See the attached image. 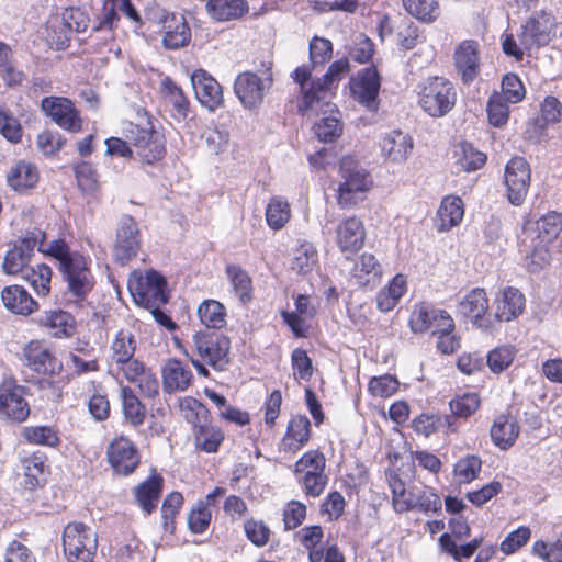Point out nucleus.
Listing matches in <instances>:
<instances>
[{"label": "nucleus", "mask_w": 562, "mask_h": 562, "mask_svg": "<svg viewBox=\"0 0 562 562\" xmlns=\"http://www.w3.org/2000/svg\"><path fill=\"white\" fill-rule=\"evenodd\" d=\"M23 361L31 370L44 375H58L63 370L61 361L40 340H31L24 346Z\"/></svg>", "instance_id": "nucleus-15"}, {"label": "nucleus", "mask_w": 562, "mask_h": 562, "mask_svg": "<svg viewBox=\"0 0 562 562\" xmlns=\"http://www.w3.org/2000/svg\"><path fill=\"white\" fill-rule=\"evenodd\" d=\"M106 456L113 470L122 475L133 473L139 463L135 445L125 437L115 438L109 445Z\"/></svg>", "instance_id": "nucleus-17"}, {"label": "nucleus", "mask_w": 562, "mask_h": 562, "mask_svg": "<svg viewBox=\"0 0 562 562\" xmlns=\"http://www.w3.org/2000/svg\"><path fill=\"white\" fill-rule=\"evenodd\" d=\"M310 64L313 68L324 66L333 56V43L321 36H313L310 41Z\"/></svg>", "instance_id": "nucleus-51"}, {"label": "nucleus", "mask_w": 562, "mask_h": 562, "mask_svg": "<svg viewBox=\"0 0 562 562\" xmlns=\"http://www.w3.org/2000/svg\"><path fill=\"white\" fill-rule=\"evenodd\" d=\"M555 19L544 10L533 13L520 26V45L530 50L547 45L554 36Z\"/></svg>", "instance_id": "nucleus-11"}, {"label": "nucleus", "mask_w": 562, "mask_h": 562, "mask_svg": "<svg viewBox=\"0 0 562 562\" xmlns=\"http://www.w3.org/2000/svg\"><path fill=\"white\" fill-rule=\"evenodd\" d=\"M198 315L209 329H221L226 325V307L216 300H204L198 307Z\"/></svg>", "instance_id": "nucleus-38"}, {"label": "nucleus", "mask_w": 562, "mask_h": 562, "mask_svg": "<svg viewBox=\"0 0 562 562\" xmlns=\"http://www.w3.org/2000/svg\"><path fill=\"white\" fill-rule=\"evenodd\" d=\"M41 110L56 125L69 133L82 130V120L74 102L64 97H45L41 101Z\"/></svg>", "instance_id": "nucleus-13"}, {"label": "nucleus", "mask_w": 562, "mask_h": 562, "mask_svg": "<svg viewBox=\"0 0 562 562\" xmlns=\"http://www.w3.org/2000/svg\"><path fill=\"white\" fill-rule=\"evenodd\" d=\"M30 414V407L23 397V389L13 386L0 393V416L12 422H24Z\"/></svg>", "instance_id": "nucleus-26"}, {"label": "nucleus", "mask_w": 562, "mask_h": 562, "mask_svg": "<svg viewBox=\"0 0 562 562\" xmlns=\"http://www.w3.org/2000/svg\"><path fill=\"white\" fill-rule=\"evenodd\" d=\"M480 403L479 395L469 392L451 400L449 406L454 416L467 418L477 411Z\"/></svg>", "instance_id": "nucleus-56"}, {"label": "nucleus", "mask_w": 562, "mask_h": 562, "mask_svg": "<svg viewBox=\"0 0 562 562\" xmlns=\"http://www.w3.org/2000/svg\"><path fill=\"white\" fill-rule=\"evenodd\" d=\"M97 536L82 522L68 524L63 532V549L68 562H91L97 550Z\"/></svg>", "instance_id": "nucleus-6"}, {"label": "nucleus", "mask_w": 562, "mask_h": 562, "mask_svg": "<svg viewBox=\"0 0 562 562\" xmlns=\"http://www.w3.org/2000/svg\"><path fill=\"white\" fill-rule=\"evenodd\" d=\"M123 134L127 142L138 149V155L145 164H154L164 157L165 142L153 126L143 127L127 122L123 127Z\"/></svg>", "instance_id": "nucleus-8"}, {"label": "nucleus", "mask_w": 562, "mask_h": 562, "mask_svg": "<svg viewBox=\"0 0 562 562\" xmlns=\"http://www.w3.org/2000/svg\"><path fill=\"white\" fill-rule=\"evenodd\" d=\"M525 295L514 286L505 288L494 303V317L497 322L516 319L525 310Z\"/></svg>", "instance_id": "nucleus-22"}, {"label": "nucleus", "mask_w": 562, "mask_h": 562, "mask_svg": "<svg viewBox=\"0 0 562 562\" xmlns=\"http://www.w3.org/2000/svg\"><path fill=\"white\" fill-rule=\"evenodd\" d=\"M336 234L337 244L342 252H357L364 244V227L362 222L356 216L340 222Z\"/></svg>", "instance_id": "nucleus-24"}, {"label": "nucleus", "mask_w": 562, "mask_h": 562, "mask_svg": "<svg viewBox=\"0 0 562 562\" xmlns=\"http://www.w3.org/2000/svg\"><path fill=\"white\" fill-rule=\"evenodd\" d=\"M45 236L42 229L34 228L27 232L23 238L15 241L4 256L2 271L10 276L23 272L27 269L35 248L41 252L47 254V249L43 248Z\"/></svg>", "instance_id": "nucleus-7"}, {"label": "nucleus", "mask_w": 562, "mask_h": 562, "mask_svg": "<svg viewBox=\"0 0 562 562\" xmlns=\"http://www.w3.org/2000/svg\"><path fill=\"white\" fill-rule=\"evenodd\" d=\"M25 278L38 295H46L49 292L52 269L47 265H37L27 272Z\"/></svg>", "instance_id": "nucleus-59"}, {"label": "nucleus", "mask_w": 562, "mask_h": 562, "mask_svg": "<svg viewBox=\"0 0 562 562\" xmlns=\"http://www.w3.org/2000/svg\"><path fill=\"white\" fill-rule=\"evenodd\" d=\"M442 321L443 330H453L454 322L443 310L435 308L427 304L416 305L409 318V325L414 333H425L431 329V325Z\"/></svg>", "instance_id": "nucleus-21"}, {"label": "nucleus", "mask_w": 562, "mask_h": 562, "mask_svg": "<svg viewBox=\"0 0 562 562\" xmlns=\"http://www.w3.org/2000/svg\"><path fill=\"white\" fill-rule=\"evenodd\" d=\"M4 306L12 313L30 315L37 310V302L21 285L5 286L1 292Z\"/></svg>", "instance_id": "nucleus-28"}, {"label": "nucleus", "mask_w": 562, "mask_h": 562, "mask_svg": "<svg viewBox=\"0 0 562 562\" xmlns=\"http://www.w3.org/2000/svg\"><path fill=\"white\" fill-rule=\"evenodd\" d=\"M352 98L369 112L379 110L381 77L374 65L360 69L349 81Z\"/></svg>", "instance_id": "nucleus-10"}, {"label": "nucleus", "mask_w": 562, "mask_h": 562, "mask_svg": "<svg viewBox=\"0 0 562 562\" xmlns=\"http://www.w3.org/2000/svg\"><path fill=\"white\" fill-rule=\"evenodd\" d=\"M537 229L542 241L551 243L562 231V214L552 211L541 216L537 222Z\"/></svg>", "instance_id": "nucleus-50"}, {"label": "nucleus", "mask_w": 562, "mask_h": 562, "mask_svg": "<svg viewBox=\"0 0 562 562\" xmlns=\"http://www.w3.org/2000/svg\"><path fill=\"white\" fill-rule=\"evenodd\" d=\"M311 423L304 415L293 417L288 425L281 446L285 452L295 453L310 440Z\"/></svg>", "instance_id": "nucleus-27"}, {"label": "nucleus", "mask_w": 562, "mask_h": 562, "mask_svg": "<svg viewBox=\"0 0 562 562\" xmlns=\"http://www.w3.org/2000/svg\"><path fill=\"white\" fill-rule=\"evenodd\" d=\"M191 83L196 99L210 111H215L224 103L221 85L204 69H196L191 75Z\"/></svg>", "instance_id": "nucleus-18"}, {"label": "nucleus", "mask_w": 562, "mask_h": 562, "mask_svg": "<svg viewBox=\"0 0 562 562\" xmlns=\"http://www.w3.org/2000/svg\"><path fill=\"white\" fill-rule=\"evenodd\" d=\"M457 165L464 171L471 172L482 168L486 162V155L476 150L470 143L463 142L456 150Z\"/></svg>", "instance_id": "nucleus-48"}, {"label": "nucleus", "mask_w": 562, "mask_h": 562, "mask_svg": "<svg viewBox=\"0 0 562 562\" xmlns=\"http://www.w3.org/2000/svg\"><path fill=\"white\" fill-rule=\"evenodd\" d=\"M162 476L154 473L137 486L135 492L136 501L147 515L151 514L157 507L158 499L162 492Z\"/></svg>", "instance_id": "nucleus-31"}, {"label": "nucleus", "mask_w": 562, "mask_h": 562, "mask_svg": "<svg viewBox=\"0 0 562 562\" xmlns=\"http://www.w3.org/2000/svg\"><path fill=\"white\" fill-rule=\"evenodd\" d=\"M525 87L520 78L515 74H507L502 80V93L509 103H518L525 97Z\"/></svg>", "instance_id": "nucleus-64"}, {"label": "nucleus", "mask_w": 562, "mask_h": 562, "mask_svg": "<svg viewBox=\"0 0 562 562\" xmlns=\"http://www.w3.org/2000/svg\"><path fill=\"white\" fill-rule=\"evenodd\" d=\"M206 11L214 20L225 22L245 15L249 5L246 0H209Z\"/></svg>", "instance_id": "nucleus-32"}, {"label": "nucleus", "mask_w": 562, "mask_h": 562, "mask_svg": "<svg viewBox=\"0 0 562 562\" xmlns=\"http://www.w3.org/2000/svg\"><path fill=\"white\" fill-rule=\"evenodd\" d=\"M382 273V267L372 254H362L355 263L352 274L359 285H368L375 282Z\"/></svg>", "instance_id": "nucleus-43"}, {"label": "nucleus", "mask_w": 562, "mask_h": 562, "mask_svg": "<svg viewBox=\"0 0 562 562\" xmlns=\"http://www.w3.org/2000/svg\"><path fill=\"white\" fill-rule=\"evenodd\" d=\"M507 198L513 205H521L530 186V167L524 157H513L505 166Z\"/></svg>", "instance_id": "nucleus-14"}, {"label": "nucleus", "mask_w": 562, "mask_h": 562, "mask_svg": "<svg viewBox=\"0 0 562 562\" xmlns=\"http://www.w3.org/2000/svg\"><path fill=\"white\" fill-rule=\"evenodd\" d=\"M398 385L400 383L395 376L384 374L372 378L368 389L373 396L390 397L397 391Z\"/></svg>", "instance_id": "nucleus-63"}, {"label": "nucleus", "mask_w": 562, "mask_h": 562, "mask_svg": "<svg viewBox=\"0 0 562 562\" xmlns=\"http://www.w3.org/2000/svg\"><path fill=\"white\" fill-rule=\"evenodd\" d=\"M78 187L83 192H93L98 186V175L90 162L81 161L74 168Z\"/></svg>", "instance_id": "nucleus-62"}, {"label": "nucleus", "mask_w": 562, "mask_h": 562, "mask_svg": "<svg viewBox=\"0 0 562 562\" xmlns=\"http://www.w3.org/2000/svg\"><path fill=\"white\" fill-rule=\"evenodd\" d=\"M291 215L289 203L274 196L270 200L266 209V220L270 228L279 231L289 222Z\"/></svg>", "instance_id": "nucleus-49"}, {"label": "nucleus", "mask_w": 562, "mask_h": 562, "mask_svg": "<svg viewBox=\"0 0 562 562\" xmlns=\"http://www.w3.org/2000/svg\"><path fill=\"white\" fill-rule=\"evenodd\" d=\"M312 65H302L296 67L291 74L292 79L299 85V94L301 97L297 110L301 114L307 113L321 102L322 91L316 87L317 79L311 80Z\"/></svg>", "instance_id": "nucleus-19"}, {"label": "nucleus", "mask_w": 562, "mask_h": 562, "mask_svg": "<svg viewBox=\"0 0 562 562\" xmlns=\"http://www.w3.org/2000/svg\"><path fill=\"white\" fill-rule=\"evenodd\" d=\"M491 439L493 443L502 450H507L514 443L519 435V427L514 420L505 416H498L491 427Z\"/></svg>", "instance_id": "nucleus-35"}, {"label": "nucleus", "mask_w": 562, "mask_h": 562, "mask_svg": "<svg viewBox=\"0 0 562 562\" xmlns=\"http://www.w3.org/2000/svg\"><path fill=\"white\" fill-rule=\"evenodd\" d=\"M317 265V251L315 247L308 243H301L294 250L291 262V269L299 274L306 276L313 271Z\"/></svg>", "instance_id": "nucleus-47"}, {"label": "nucleus", "mask_w": 562, "mask_h": 562, "mask_svg": "<svg viewBox=\"0 0 562 562\" xmlns=\"http://www.w3.org/2000/svg\"><path fill=\"white\" fill-rule=\"evenodd\" d=\"M194 442L195 447L206 453L217 452L221 443L224 440L223 431L209 423H203L194 429Z\"/></svg>", "instance_id": "nucleus-39"}, {"label": "nucleus", "mask_w": 562, "mask_h": 562, "mask_svg": "<svg viewBox=\"0 0 562 562\" xmlns=\"http://www.w3.org/2000/svg\"><path fill=\"white\" fill-rule=\"evenodd\" d=\"M181 409L184 412V418L188 423H191L196 429L199 425L207 423L209 409L200 401L193 397H186L181 402Z\"/></svg>", "instance_id": "nucleus-57"}, {"label": "nucleus", "mask_w": 562, "mask_h": 562, "mask_svg": "<svg viewBox=\"0 0 562 562\" xmlns=\"http://www.w3.org/2000/svg\"><path fill=\"white\" fill-rule=\"evenodd\" d=\"M37 182V168L32 162L25 160L16 161L7 172V183L16 192H24L32 189Z\"/></svg>", "instance_id": "nucleus-29"}, {"label": "nucleus", "mask_w": 562, "mask_h": 562, "mask_svg": "<svg viewBox=\"0 0 562 562\" xmlns=\"http://www.w3.org/2000/svg\"><path fill=\"white\" fill-rule=\"evenodd\" d=\"M128 289L135 302L148 308L166 304L169 300L166 290L160 288H148L142 283H128Z\"/></svg>", "instance_id": "nucleus-44"}, {"label": "nucleus", "mask_w": 562, "mask_h": 562, "mask_svg": "<svg viewBox=\"0 0 562 562\" xmlns=\"http://www.w3.org/2000/svg\"><path fill=\"white\" fill-rule=\"evenodd\" d=\"M482 461L476 456H468L454 464V474L460 483H470L476 479L481 471Z\"/></svg>", "instance_id": "nucleus-60"}, {"label": "nucleus", "mask_w": 562, "mask_h": 562, "mask_svg": "<svg viewBox=\"0 0 562 562\" xmlns=\"http://www.w3.org/2000/svg\"><path fill=\"white\" fill-rule=\"evenodd\" d=\"M515 358V349L510 346H501L491 350L486 356V362L491 371L501 373L507 369Z\"/></svg>", "instance_id": "nucleus-58"}, {"label": "nucleus", "mask_w": 562, "mask_h": 562, "mask_svg": "<svg viewBox=\"0 0 562 562\" xmlns=\"http://www.w3.org/2000/svg\"><path fill=\"white\" fill-rule=\"evenodd\" d=\"M162 387L166 393L184 391L191 384L193 374L189 366L173 358L162 367Z\"/></svg>", "instance_id": "nucleus-25"}, {"label": "nucleus", "mask_w": 562, "mask_h": 562, "mask_svg": "<svg viewBox=\"0 0 562 562\" xmlns=\"http://www.w3.org/2000/svg\"><path fill=\"white\" fill-rule=\"evenodd\" d=\"M339 170L344 180L338 187V204L342 209L355 206L371 184L369 173L351 156L341 158Z\"/></svg>", "instance_id": "nucleus-5"}, {"label": "nucleus", "mask_w": 562, "mask_h": 562, "mask_svg": "<svg viewBox=\"0 0 562 562\" xmlns=\"http://www.w3.org/2000/svg\"><path fill=\"white\" fill-rule=\"evenodd\" d=\"M350 64L348 58L344 57L331 63L327 71L319 78H317L316 87L318 91H322V99H324L328 92L338 87V83L342 77L348 74Z\"/></svg>", "instance_id": "nucleus-40"}, {"label": "nucleus", "mask_w": 562, "mask_h": 562, "mask_svg": "<svg viewBox=\"0 0 562 562\" xmlns=\"http://www.w3.org/2000/svg\"><path fill=\"white\" fill-rule=\"evenodd\" d=\"M162 32V44L168 49H179L188 45L191 40V30L182 14L166 15Z\"/></svg>", "instance_id": "nucleus-23"}, {"label": "nucleus", "mask_w": 562, "mask_h": 562, "mask_svg": "<svg viewBox=\"0 0 562 562\" xmlns=\"http://www.w3.org/2000/svg\"><path fill=\"white\" fill-rule=\"evenodd\" d=\"M47 254L58 261V271L66 283L67 294L78 302L87 300L95 285L91 259L78 251H71L64 239L53 240Z\"/></svg>", "instance_id": "nucleus-2"}, {"label": "nucleus", "mask_w": 562, "mask_h": 562, "mask_svg": "<svg viewBox=\"0 0 562 562\" xmlns=\"http://www.w3.org/2000/svg\"><path fill=\"white\" fill-rule=\"evenodd\" d=\"M140 232L136 221L128 214L120 217L116 228L113 257L124 266L135 258L140 249Z\"/></svg>", "instance_id": "nucleus-12"}, {"label": "nucleus", "mask_w": 562, "mask_h": 562, "mask_svg": "<svg viewBox=\"0 0 562 562\" xmlns=\"http://www.w3.org/2000/svg\"><path fill=\"white\" fill-rule=\"evenodd\" d=\"M192 352L216 371H225L229 363L231 340L227 336L209 330L195 331L192 336Z\"/></svg>", "instance_id": "nucleus-4"}, {"label": "nucleus", "mask_w": 562, "mask_h": 562, "mask_svg": "<svg viewBox=\"0 0 562 562\" xmlns=\"http://www.w3.org/2000/svg\"><path fill=\"white\" fill-rule=\"evenodd\" d=\"M488 310V299L484 289L475 288L467 293L458 304V313L469 318L477 328L488 331L492 321L485 316Z\"/></svg>", "instance_id": "nucleus-16"}, {"label": "nucleus", "mask_w": 562, "mask_h": 562, "mask_svg": "<svg viewBox=\"0 0 562 562\" xmlns=\"http://www.w3.org/2000/svg\"><path fill=\"white\" fill-rule=\"evenodd\" d=\"M24 487L34 490L45 481V464L41 457H32L24 460Z\"/></svg>", "instance_id": "nucleus-52"}, {"label": "nucleus", "mask_w": 562, "mask_h": 562, "mask_svg": "<svg viewBox=\"0 0 562 562\" xmlns=\"http://www.w3.org/2000/svg\"><path fill=\"white\" fill-rule=\"evenodd\" d=\"M457 91L448 79L430 77L422 86L418 104L431 117L447 115L456 105Z\"/></svg>", "instance_id": "nucleus-3"}, {"label": "nucleus", "mask_w": 562, "mask_h": 562, "mask_svg": "<svg viewBox=\"0 0 562 562\" xmlns=\"http://www.w3.org/2000/svg\"><path fill=\"white\" fill-rule=\"evenodd\" d=\"M272 80L270 67L262 70L260 76L252 71H244L235 79L234 92L246 109H255L262 103Z\"/></svg>", "instance_id": "nucleus-9"}, {"label": "nucleus", "mask_w": 562, "mask_h": 562, "mask_svg": "<svg viewBox=\"0 0 562 562\" xmlns=\"http://www.w3.org/2000/svg\"><path fill=\"white\" fill-rule=\"evenodd\" d=\"M42 323L50 330V334L57 338L72 336L76 328L74 316L61 310L47 312Z\"/></svg>", "instance_id": "nucleus-37"}, {"label": "nucleus", "mask_w": 562, "mask_h": 562, "mask_svg": "<svg viewBox=\"0 0 562 562\" xmlns=\"http://www.w3.org/2000/svg\"><path fill=\"white\" fill-rule=\"evenodd\" d=\"M340 116L341 114L338 109L330 110L329 115H324L314 124V133L321 142L331 143L341 135L342 124Z\"/></svg>", "instance_id": "nucleus-42"}, {"label": "nucleus", "mask_w": 562, "mask_h": 562, "mask_svg": "<svg viewBox=\"0 0 562 562\" xmlns=\"http://www.w3.org/2000/svg\"><path fill=\"white\" fill-rule=\"evenodd\" d=\"M162 89L167 101L172 106V117L179 122L186 120L189 112V101L182 90L170 78L162 81Z\"/></svg>", "instance_id": "nucleus-45"}, {"label": "nucleus", "mask_w": 562, "mask_h": 562, "mask_svg": "<svg viewBox=\"0 0 562 562\" xmlns=\"http://www.w3.org/2000/svg\"><path fill=\"white\" fill-rule=\"evenodd\" d=\"M506 99L499 93H494L487 102L488 121L493 126L499 127L507 123L509 109Z\"/></svg>", "instance_id": "nucleus-54"}, {"label": "nucleus", "mask_w": 562, "mask_h": 562, "mask_svg": "<svg viewBox=\"0 0 562 562\" xmlns=\"http://www.w3.org/2000/svg\"><path fill=\"white\" fill-rule=\"evenodd\" d=\"M453 57L462 82H473L480 74L479 44L475 41H463L457 46Z\"/></svg>", "instance_id": "nucleus-20"}, {"label": "nucleus", "mask_w": 562, "mask_h": 562, "mask_svg": "<svg viewBox=\"0 0 562 562\" xmlns=\"http://www.w3.org/2000/svg\"><path fill=\"white\" fill-rule=\"evenodd\" d=\"M463 201L459 196H446L438 209V229L447 232L463 218Z\"/></svg>", "instance_id": "nucleus-34"}, {"label": "nucleus", "mask_w": 562, "mask_h": 562, "mask_svg": "<svg viewBox=\"0 0 562 562\" xmlns=\"http://www.w3.org/2000/svg\"><path fill=\"white\" fill-rule=\"evenodd\" d=\"M406 291V280L403 274H396L389 284L376 295V307L386 313L392 311Z\"/></svg>", "instance_id": "nucleus-36"}, {"label": "nucleus", "mask_w": 562, "mask_h": 562, "mask_svg": "<svg viewBox=\"0 0 562 562\" xmlns=\"http://www.w3.org/2000/svg\"><path fill=\"white\" fill-rule=\"evenodd\" d=\"M212 513L204 504L196 503L188 515V527L192 533H203L210 526Z\"/></svg>", "instance_id": "nucleus-61"}, {"label": "nucleus", "mask_w": 562, "mask_h": 562, "mask_svg": "<svg viewBox=\"0 0 562 562\" xmlns=\"http://www.w3.org/2000/svg\"><path fill=\"white\" fill-rule=\"evenodd\" d=\"M136 346L135 336L130 330H119L110 346L109 372L116 379L122 375L136 384L145 397L151 398L158 394L159 381L150 368L134 358Z\"/></svg>", "instance_id": "nucleus-1"}, {"label": "nucleus", "mask_w": 562, "mask_h": 562, "mask_svg": "<svg viewBox=\"0 0 562 562\" xmlns=\"http://www.w3.org/2000/svg\"><path fill=\"white\" fill-rule=\"evenodd\" d=\"M122 409L125 419L134 427L140 426L146 416V408L130 386L121 387Z\"/></svg>", "instance_id": "nucleus-41"}, {"label": "nucleus", "mask_w": 562, "mask_h": 562, "mask_svg": "<svg viewBox=\"0 0 562 562\" xmlns=\"http://www.w3.org/2000/svg\"><path fill=\"white\" fill-rule=\"evenodd\" d=\"M183 504V496L179 492L169 493L162 502L161 518L162 527L167 532L172 533L175 530V517Z\"/></svg>", "instance_id": "nucleus-53"}, {"label": "nucleus", "mask_w": 562, "mask_h": 562, "mask_svg": "<svg viewBox=\"0 0 562 562\" xmlns=\"http://www.w3.org/2000/svg\"><path fill=\"white\" fill-rule=\"evenodd\" d=\"M381 147L387 159L393 162H403L413 148V140L408 134L394 130L385 135Z\"/></svg>", "instance_id": "nucleus-30"}, {"label": "nucleus", "mask_w": 562, "mask_h": 562, "mask_svg": "<svg viewBox=\"0 0 562 562\" xmlns=\"http://www.w3.org/2000/svg\"><path fill=\"white\" fill-rule=\"evenodd\" d=\"M225 273L239 302L244 305L249 303L252 300V280L248 272L239 265L229 263L225 268Z\"/></svg>", "instance_id": "nucleus-33"}, {"label": "nucleus", "mask_w": 562, "mask_h": 562, "mask_svg": "<svg viewBox=\"0 0 562 562\" xmlns=\"http://www.w3.org/2000/svg\"><path fill=\"white\" fill-rule=\"evenodd\" d=\"M23 437L31 443L54 447L59 443L57 432L49 426L25 427Z\"/></svg>", "instance_id": "nucleus-55"}, {"label": "nucleus", "mask_w": 562, "mask_h": 562, "mask_svg": "<svg viewBox=\"0 0 562 562\" xmlns=\"http://www.w3.org/2000/svg\"><path fill=\"white\" fill-rule=\"evenodd\" d=\"M405 11L424 23H432L440 15L437 0H402Z\"/></svg>", "instance_id": "nucleus-46"}]
</instances>
